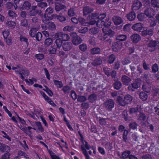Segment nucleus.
<instances>
[{
  "label": "nucleus",
  "mask_w": 159,
  "mask_h": 159,
  "mask_svg": "<svg viewBox=\"0 0 159 159\" xmlns=\"http://www.w3.org/2000/svg\"><path fill=\"white\" fill-rule=\"evenodd\" d=\"M144 13L146 16L148 18L153 17L155 14V11L152 8H148L145 10Z\"/></svg>",
  "instance_id": "nucleus-9"
},
{
  "label": "nucleus",
  "mask_w": 159,
  "mask_h": 159,
  "mask_svg": "<svg viewBox=\"0 0 159 159\" xmlns=\"http://www.w3.org/2000/svg\"><path fill=\"white\" fill-rule=\"evenodd\" d=\"M141 34L143 36H145L147 35H153V32L152 29L144 30Z\"/></svg>",
  "instance_id": "nucleus-20"
},
{
  "label": "nucleus",
  "mask_w": 159,
  "mask_h": 159,
  "mask_svg": "<svg viewBox=\"0 0 159 159\" xmlns=\"http://www.w3.org/2000/svg\"><path fill=\"white\" fill-rule=\"evenodd\" d=\"M31 6V3L28 1L24 2L22 7H19V9L20 10H29Z\"/></svg>",
  "instance_id": "nucleus-10"
},
{
  "label": "nucleus",
  "mask_w": 159,
  "mask_h": 159,
  "mask_svg": "<svg viewBox=\"0 0 159 159\" xmlns=\"http://www.w3.org/2000/svg\"><path fill=\"white\" fill-rule=\"evenodd\" d=\"M93 11L92 9L89 8L88 7H86L83 8V13L84 15H86L89 13Z\"/></svg>",
  "instance_id": "nucleus-27"
},
{
  "label": "nucleus",
  "mask_w": 159,
  "mask_h": 159,
  "mask_svg": "<svg viewBox=\"0 0 159 159\" xmlns=\"http://www.w3.org/2000/svg\"><path fill=\"white\" fill-rule=\"evenodd\" d=\"M53 82L54 84L57 86V87L59 88H61L63 86V84L61 81L57 80H53Z\"/></svg>",
  "instance_id": "nucleus-36"
},
{
  "label": "nucleus",
  "mask_w": 159,
  "mask_h": 159,
  "mask_svg": "<svg viewBox=\"0 0 159 159\" xmlns=\"http://www.w3.org/2000/svg\"><path fill=\"white\" fill-rule=\"evenodd\" d=\"M66 6L61 4H58L55 5V10L57 11H58L65 8Z\"/></svg>",
  "instance_id": "nucleus-29"
},
{
  "label": "nucleus",
  "mask_w": 159,
  "mask_h": 159,
  "mask_svg": "<svg viewBox=\"0 0 159 159\" xmlns=\"http://www.w3.org/2000/svg\"><path fill=\"white\" fill-rule=\"evenodd\" d=\"M15 71L17 74H19L20 75V77L22 80L25 79V77L24 76H23V75L26 74L27 75H28L29 74V71L27 70H22V71Z\"/></svg>",
  "instance_id": "nucleus-16"
},
{
  "label": "nucleus",
  "mask_w": 159,
  "mask_h": 159,
  "mask_svg": "<svg viewBox=\"0 0 159 159\" xmlns=\"http://www.w3.org/2000/svg\"><path fill=\"white\" fill-rule=\"evenodd\" d=\"M10 150V147L5 144H0V151L2 152H9Z\"/></svg>",
  "instance_id": "nucleus-13"
},
{
  "label": "nucleus",
  "mask_w": 159,
  "mask_h": 159,
  "mask_svg": "<svg viewBox=\"0 0 159 159\" xmlns=\"http://www.w3.org/2000/svg\"><path fill=\"white\" fill-rule=\"evenodd\" d=\"M105 105L107 108L111 109L114 107V103L112 100L110 99L106 102Z\"/></svg>",
  "instance_id": "nucleus-19"
},
{
  "label": "nucleus",
  "mask_w": 159,
  "mask_h": 159,
  "mask_svg": "<svg viewBox=\"0 0 159 159\" xmlns=\"http://www.w3.org/2000/svg\"><path fill=\"white\" fill-rule=\"evenodd\" d=\"M116 38L117 40L123 41L126 39V37L125 35H120L118 36Z\"/></svg>",
  "instance_id": "nucleus-44"
},
{
  "label": "nucleus",
  "mask_w": 159,
  "mask_h": 159,
  "mask_svg": "<svg viewBox=\"0 0 159 159\" xmlns=\"http://www.w3.org/2000/svg\"><path fill=\"white\" fill-rule=\"evenodd\" d=\"M57 51V48L53 46H51L48 50L50 54H55Z\"/></svg>",
  "instance_id": "nucleus-37"
},
{
  "label": "nucleus",
  "mask_w": 159,
  "mask_h": 159,
  "mask_svg": "<svg viewBox=\"0 0 159 159\" xmlns=\"http://www.w3.org/2000/svg\"><path fill=\"white\" fill-rule=\"evenodd\" d=\"M22 156L24 157L26 159H29V157L26 153L20 150L18 151V156L16 157H17V158L19 159L20 158H21V157Z\"/></svg>",
  "instance_id": "nucleus-21"
},
{
  "label": "nucleus",
  "mask_w": 159,
  "mask_h": 159,
  "mask_svg": "<svg viewBox=\"0 0 159 159\" xmlns=\"http://www.w3.org/2000/svg\"><path fill=\"white\" fill-rule=\"evenodd\" d=\"M52 40L50 38L46 39L44 42L45 45L46 46H49L52 43Z\"/></svg>",
  "instance_id": "nucleus-32"
},
{
  "label": "nucleus",
  "mask_w": 159,
  "mask_h": 159,
  "mask_svg": "<svg viewBox=\"0 0 159 159\" xmlns=\"http://www.w3.org/2000/svg\"><path fill=\"white\" fill-rule=\"evenodd\" d=\"M88 30V29L87 27H85L83 29H80L79 30V32L80 33H85Z\"/></svg>",
  "instance_id": "nucleus-64"
},
{
  "label": "nucleus",
  "mask_w": 159,
  "mask_h": 159,
  "mask_svg": "<svg viewBox=\"0 0 159 159\" xmlns=\"http://www.w3.org/2000/svg\"><path fill=\"white\" fill-rule=\"evenodd\" d=\"M57 19L61 22H62L66 20V17L63 16L61 14H60L57 16Z\"/></svg>",
  "instance_id": "nucleus-34"
},
{
  "label": "nucleus",
  "mask_w": 159,
  "mask_h": 159,
  "mask_svg": "<svg viewBox=\"0 0 159 159\" xmlns=\"http://www.w3.org/2000/svg\"><path fill=\"white\" fill-rule=\"evenodd\" d=\"M35 57L38 59L42 60L44 58V55L42 53L36 54L35 55Z\"/></svg>",
  "instance_id": "nucleus-55"
},
{
  "label": "nucleus",
  "mask_w": 159,
  "mask_h": 159,
  "mask_svg": "<svg viewBox=\"0 0 159 159\" xmlns=\"http://www.w3.org/2000/svg\"><path fill=\"white\" fill-rule=\"evenodd\" d=\"M158 70V67L157 65L155 64L153 65L152 66V71L154 72H157Z\"/></svg>",
  "instance_id": "nucleus-58"
},
{
  "label": "nucleus",
  "mask_w": 159,
  "mask_h": 159,
  "mask_svg": "<svg viewBox=\"0 0 159 159\" xmlns=\"http://www.w3.org/2000/svg\"><path fill=\"white\" fill-rule=\"evenodd\" d=\"M141 84V80L140 79H137L134 82L129 86V90L134 91L135 89H136L140 87Z\"/></svg>",
  "instance_id": "nucleus-7"
},
{
  "label": "nucleus",
  "mask_w": 159,
  "mask_h": 159,
  "mask_svg": "<svg viewBox=\"0 0 159 159\" xmlns=\"http://www.w3.org/2000/svg\"><path fill=\"white\" fill-rule=\"evenodd\" d=\"M115 59V56L113 54H111L109 57L108 61L109 63H111L114 61Z\"/></svg>",
  "instance_id": "nucleus-50"
},
{
  "label": "nucleus",
  "mask_w": 159,
  "mask_h": 159,
  "mask_svg": "<svg viewBox=\"0 0 159 159\" xmlns=\"http://www.w3.org/2000/svg\"><path fill=\"white\" fill-rule=\"evenodd\" d=\"M145 116L144 114H141V116L140 117V120L141 121L140 122L141 125L143 126V127H144L145 126H146L147 127H149L150 129L151 130V131H153V126L149 124L147 122H146V123L144 122L145 121Z\"/></svg>",
  "instance_id": "nucleus-5"
},
{
  "label": "nucleus",
  "mask_w": 159,
  "mask_h": 159,
  "mask_svg": "<svg viewBox=\"0 0 159 159\" xmlns=\"http://www.w3.org/2000/svg\"><path fill=\"white\" fill-rule=\"evenodd\" d=\"M63 49L65 51H68L70 50V43L69 42L64 43L63 45Z\"/></svg>",
  "instance_id": "nucleus-33"
},
{
  "label": "nucleus",
  "mask_w": 159,
  "mask_h": 159,
  "mask_svg": "<svg viewBox=\"0 0 159 159\" xmlns=\"http://www.w3.org/2000/svg\"><path fill=\"white\" fill-rule=\"evenodd\" d=\"M8 15L10 17L14 18L16 16V14L13 11L9 10L8 12Z\"/></svg>",
  "instance_id": "nucleus-56"
},
{
  "label": "nucleus",
  "mask_w": 159,
  "mask_h": 159,
  "mask_svg": "<svg viewBox=\"0 0 159 159\" xmlns=\"http://www.w3.org/2000/svg\"><path fill=\"white\" fill-rule=\"evenodd\" d=\"M142 6L141 2L138 0L134 2L132 5V9L133 10H139Z\"/></svg>",
  "instance_id": "nucleus-12"
},
{
  "label": "nucleus",
  "mask_w": 159,
  "mask_h": 159,
  "mask_svg": "<svg viewBox=\"0 0 159 159\" xmlns=\"http://www.w3.org/2000/svg\"><path fill=\"white\" fill-rule=\"evenodd\" d=\"M122 47V43L120 42H116L113 45L112 48L113 50L115 52L120 50Z\"/></svg>",
  "instance_id": "nucleus-14"
},
{
  "label": "nucleus",
  "mask_w": 159,
  "mask_h": 159,
  "mask_svg": "<svg viewBox=\"0 0 159 159\" xmlns=\"http://www.w3.org/2000/svg\"><path fill=\"white\" fill-rule=\"evenodd\" d=\"M130 112L131 113H136V114L137 115L139 114L140 116L139 118V119L140 120L139 118L141 116V114H143L142 113H140V111H139L138 110H136L134 108H131L130 110Z\"/></svg>",
  "instance_id": "nucleus-41"
},
{
  "label": "nucleus",
  "mask_w": 159,
  "mask_h": 159,
  "mask_svg": "<svg viewBox=\"0 0 159 159\" xmlns=\"http://www.w3.org/2000/svg\"><path fill=\"white\" fill-rule=\"evenodd\" d=\"M61 39H62L64 41H67L69 39V35L68 34H63L62 33Z\"/></svg>",
  "instance_id": "nucleus-47"
},
{
  "label": "nucleus",
  "mask_w": 159,
  "mask_h": 159,
  "mask_svg": "<svg viewBox=\"0 0 159 159\" xmlns=\"http://www.w3.org/2000/svg\"><path fill=\"white\" fill-rule=\"evenodd\" d=\"M48 14L44 13L42 19L43 22L45 24L47 23L48 21L51 20V18H50V16H48Z\"/></svg>",
  "instance_id": "nucleus-28"
},
{
  "label": "nucleus",
  "mask_w": 159,
  "mask_h": 159,
  "mask_svg": "<svg viewBox=\"0 0 159 159\" xmlns=\"http://www.w3.org/2000/svg\"><path fill=\"white\" fill-rule=\"evenodd\" d=\"M148 45V47L152 48L151 51H153L156 49H159V42L157 41L151 40Z\"/></svg>",
  "instance_id": "nucleus-6"
},
{
  "label": "nucleus",
  "mask_w": 159,
  "mask_h": 159,
  "mask_svg": "<svg viewBox=\"0 0 159 159\" xmlns=\"http://www.w3.org/2000/svg\"><path fill=\"white\" fill-rule=\"evenodd\" d=\"M41 93L42 96L44 98L46 101L47 102L48 101V100H50V98L45 94V93L43 92H41Z\"/></svg>",
  "instance_id": "nucleus-60"
},
{
  "label": "nucleus",
  "mask_w": 159,
  "mask_h": 159,
  "mask_svg": "<svg viewBox=\"0 0 159 159\" xmlns=\"http://www.w3.org/2000/svg\"><path fill=\"white\" fill-rule=\"evenodd\" d=\"M53 11V9L51 7H48L45 11V14L50 15L52 14Z\"/></svg>",
  "instance_id": "nucleus-40"
},
{
  "label": "nucleus",
  "mask_w": 159,
  "mask_h": 159,
  "mask_svg": "<svg viewBox=\"0 0 159 159\" xmlns=\"http://www.w3.org/2000/svg\"><path fill=\"white\" fill-rule=\"evenodd\" d=\"M130 62V60L129 59H126L122 61V63L123 65H126L129 63Z\"/></svg>",
  "instance_id": "nucleus-61"
},
{
  "label": "nucleus",
  "mask_w": 159,
  "mask_h": 159,
  "mask_svg": "<svg viewBox=\"0 0 159 159\" xmlns=\"http://www.w3.org/2000/svg\"><path fill=\"white\" fill-rule=\"evenodd\" d=\"M87 98L84 96H79L78 98V101L80 102H82L86 101Z\"/></svg>",
  "instance_id": "nucleus-59"
},
{
  "label": "nucleus",
  "mask_w": 159,
  "mask_h": 159,
  "mask_svg": "<svg viewBox=\"0 0 159 159\" xmlns=\"http://www.w3.org/2000/svg\"><path fill=\"white\" fill-rule=\"evenodd\" d=\"M42 11L40 9H37V6H32L31 10L29 11V15L31 16H35L37 15H40Z\"/></svg>",
  "instance_id": "nucleus-4"
},
{
  "label": "nucleus",
  "mask_w": 159,
  "mask_h": 159,
  "mask_svg": "<svg viewBox=\"0 0 159 159\" xmlns=\"http://www.w3.org/2000/svg\"><path fill=\"white\" fill-rule=\"evenodd\" d=\"M72 36V41L74 44L78 45L82 42V40L80 37L77 36L76 34L73 33Z\"/></svg>",
  "instance_id": "nucleus-8"
},
{
  "label": "nucleus",
  "mask_w": 159,
  "mask_h": 159,
  "mask_svg": "<svg viewBox=\"0 0 159 159\" xmlns=\"http://www.w3.org/2000/svg\"><path fill=\"white\" fill-rule=\"evenodd\" d=\"M32 20L33 23L36 24L35 25H33V26L35 25V26H37L38 25L39 27V20L37 17H33L32 18Z\"/></svg>",
  "instance_id": "nucleus-35"
},
{
  "label": "nucleus",
  "mask_w": 159,
  "mask_h": 159,
  "mask_svg": "<svg viewBox=\"0 0 159 159\" xmlns=\"http://www.w3.org/2000/svg\"><path fill=\"white\" fill-rule=\"evenodd\" d=\"M122 80L124 84L125 85H128L131 80L128 77L124 75L122 77Z\"/></svg>",
  "instance_id": "nucleus-24"
},
{
  "label": "nucleus",
  "mask_w": 159,
  "mask_h": 159,
  "mask_svg": "<svg viewBox=\"0 0 159 159\" xmlns=\"http://www.w3.org/2000/svg\"><path fill=\"white\" fill-rule=\"evenodd\" d=\"M143 4L145 7H148L150 6V3L148 0H145L143 2Z\"/></svg>",
  "instance_id": "nucleus-63"
},
{
  "label": "nucleus",
  "mask_w": 159,
  "mask_h": 159,
  "mask_svg": "<svg viewBox=\"0 0 159 159\" xmlns=\"http://www.w3.org/2000/svg\"><path fill=\"white\" fill-rule=\"evenodd\" d=\"M121 83L119 81L116 82L114 84V88L116 89H119L121 87Z\"/></svg>",
  "instance_id": "nucleus-49"
},
{
  "label": "nucleus",
  "mask_w": 159,
  "mask_h": 159,
  "mask_svg": "<svg viewBox=\"0 0 159 159\" xmlns=\"http://www.w3.org/2000/svg\"><path fill=\"white\" fill-rule=\"evenodd\" d=\"M137 18L140 21L143 20L145 18V16L143 13H141L138 15Z\"/></svg>",
  "instance_id": "nucleus-53"
},
{
  "label": "nucleus",
  "mask_w": 159,
  "mask_h": 159,
  "mask_svg": "<svg viewBox=\"0 0 159 159\" xmlns=\"http://www.w3.org/2000/svg\"><path fill=\"white\" fill-rule=\"evenodd\" d=\"M3 37L4 39H6L9 34V32L8 30H4L2 32Z\"/></svg>",
  "instance_id": "nucleus-54"
},
{
  "label": "nucleus",
  "mask_w": 159,
  "mask_h": 159,
  "mask_svg": "<svg viewBox=\"0 0 159 159\" xmlns=\"http://www.w3.org/2000/svg\"><path fill=\"white\" fill-rule=\"evenodd\" d=\"M105 17L106 15L104 14L100 15L98 16L97 14H92L91 16L92 21L95 22V24L97 22L96 25L98 27H102L103 26H104L102 29L103 37H102L101 35L99 36V39L102 40H104L108 37L110 36V35H111L113 34V32L109 28L111 24L109 19L106 20L105 21L102 20Z\"/></svg>",
  "instance_id": "nucleus-1"
},
{
  "label": "nucleus",
  "mask_w": 159,
  "mask_h": 159,
  "mask_svg": "<svg viewBox=\"0 0 159 159\" xmlns=\"http://www.w3.org/2000/svg\"><path fill=\"white\" fill-rule=\"evenodd\" d=\"M127 17L128 19L130 21L134 20L136 17L135 12L134 11L131 12L127 15Z\"/></svg>",
  "instance_id": "nucleus-23"
},
{
  "label": "nucleus",
  "mask_w": 159,
  "mask_h": 159,
  "mask_svg": "<svg viewBox=\"0 0 159 159\" xmlns=\"http://www.w3.org/2000/svg\"><path fill=\"white\" fill-rule=\"evenodd\" d=\"M151 18V21H150V26L152 27L156 25V23L154 18L153 17Z\"/></svg>",
  "instance_id": "nucleus-57"
},
{
  "label": "nucleus",
  "mask_w": 159,
  "mask_h": 159,
  "mask_svg": "<svg viewBox=\"0 0 159 159\" xmlns=\"http://www.w3.org/2000/svg\"><path fill=\"white\" fill-rule=\"evenodd\" d=\"M47 27L50 30H53L56 28V26L54 23L52 22H49L47 24Z\"/></svg>",
  "instance_id": "nucleus-25"
},
{
  "label": "nucleus",
  "mask_w": 159,
  "mask_h": 159,
  "mask_svg": "<svg viewBox=\"0 0 159 159\" xmlns=\"http://www.w3.org/2000/svg\"><path fill=\"white\" fill-rule=\"evenodd\" d=\"M130 153V152L129 151H126L124 152L122 154V157L123 159L126 158L128 157V156L129 157V155Z\"/></svg>",
  "instance_id": "nucleus-43"
},
{
  "label": "nucleus",
  "mask_w": 159,
  "mask_h": 159,
  "mask_svg": "<svg viewBox=\"0 0 159 159\" xmlns=\"http://www.w3.org/2000/svg\"><path fill=\"white\" fill-rule=\"evenodd\" d=\"M151 5L154 7H156L157 10H159V6L158 5V2L157 0L151 1Z\"/></svg>",
  "instance_id": "nucleus-38"
},
{
  "label": "nucleus",
  "mask_w": 159,
  "mask_h": 159,
  "mask_svg": "<svg viewBox=\"0 0 159 159\" xmlns=\"http://www.w3.org/2000/svg\"><path fill=\"white\" fill-rule=\"evenodd\" d=\"M131 39L134 43H138L141 39L140 36L137 34H134L131 37Z\"/></svg>",
  "instance_id": "nucleus-17"
},
{
  "label": "nucleus",
  "mask_w": 159,
  "mask_h": 159,
  "mask_svg": "<svg viewBox=\"0 0 159 159\" xmlns=\"http://www.w3.org/2000/svg\"><path fill=\"white\" fill-rule=\"evenodd\" d=\"M35 37L36 40L38 41H40L42 40L43 35L40 32H38L36 33Z\"/></svg>",
  "instance_id": "nucleus-39"
},
{
  "label": "nucleus",
  "mask_w": 159,
  "mask_h": 159,
  "mask_svg": "<svg viewBox=\"0 0 159 159\" xmlns=\"http://www.w3.org/2000/svg\"><path fill=\"white\" fill-rule=\"evenodd\" d=\"M100 51L99 48H95L91 49V53L92 54H98Z\"/></svg>",
  "instance_id": "nucleus-42"
},
{
  "label": "nucleus",
  "mask_w": 159,
  "mask_h": 159,
  "mask_svg": "<svg viewBox=\"0 0 159 159\" xmlns=\"http://www.w3.org/2000/svg\"><path fill=\"white\" fill-rule=\"evenodd\" d=\"M143 28V25L140 23L134 24L132 27V29L135 31H140Z\"/></svg>",
  "instance_id": "nucleus-15"
},
{
  "label": "nucleus",
  "mask_w": 159,
  "mask_h": 159,
  "mask_svg": "<svg viewBox=\"0 0 159 159\" xmlns=\"http://www.w3.org/2000/svg\"><path fill=\"white\" fill-rule=\"evenodd\" d=\"M113 21L115 24L116 25H119L122 22L121 18L119 16H114L113 18Z\"/></svg>",
  "instance_id": "nucleus-18"
},
{
  "label": "nucleus",
  "mask_w": 159,
  "mask_h": 159,
  "mask_svg": "<svg viewBox=\"0 0 159 159\" xmlns=\"http://www.w3.org/2000/svg\"><path fill=\"white\" fill-rule=\"evenodd\" d=\"M36 6H37V7H39L41 9H44L45 8L47 7L48 4L46 2H41L38 3Z\"/></svg>",
  "instance_id": "nucleus-26"
},
{
  "label": "nucleus",
  "mask_w": 159,
  "mask_h": 159,
  "mask_svg": "<svg viewBox=\"0 0 159 159\" xmlns=\"http://www.w3.org/2000/svg\"><path fill=\"white\" fill-rule=\"evenodd\" d=\"M96 96L95 95L92 94L89 97V99L90 102H93L96 99Z\"/></svg>",
  "instance_id": "nucleus-51"
},
{
  "label": "nucleus",
  "mask_w": 159,
  "mask_h": 159,
  "mask_svg": "<svg viewBox=\"0 0 159 159\" xmlns=\"http://www.w3.org/2000/svg\"><path fill=\"white\" fill-rule=\"evenodd\" d=\"M132 100L131 97L129 95H126L124 98V100L123 101L122 98L120 97H118L117 98L118 102L120 104L124 106L126 104L129 103Z\"/></svg>",
  "instance_id": "nucleus-2"
},
{
  "label": "nucleus",
  "mask_w": 159,
  "mask_h": 159,
  "mask_svg": "<svg viewBox=\"0 0 159 159\" xmlns=\"http://www.w3.org/2000/svg\"><path fill=\"white\" fill-rule=\"evenodd\" d=\"M79 48L80 50L83 51H85L87 48L86 45L84 44H83L80 45Z\"/></svg>",
  "instance_id": "nucleus-52"
},
{
  "label": "nucleus",
  "mask_w": 159,
  "mask_h": 159,
  "mask_svg": "<svg viewBox=\"0 0 159 159\" xmlns=\"http://www.w3.org/2000/svg\"><path fill=\"white\" fill-rule=\"evenodd\" d=\"M36 125L38 127V129L41 132H43L44 131L43 128L42 127L41 123L40 122H36Z\"/></svg>",
  "instance_id": "nucleus-46"
},
{
  "label": "nucleus",
  "mask_w": 159,
  "mask_h": 159,
  "mask_svg": "<svg viewBox=\"0 0 159 159\" xmlns=\"http://www.w3.org/2000/svg\"><path fill=\"white\" fill-rule=\"evenodd\" d=\"M87 21L85 20L82 18L80 17L79 19V21L82 24L84 25L88 26L89 25H93L95 24V22L92 21L91 16H89L87 18Z\"/></svg>",
  "instance_id": "nucleus-3"
},
{
  "label": "nucleus",
  "mask_w": 159,
  "mask_h": 159,
  "mask_svg": "<svg viewBox=\"0 0 159 159\" xmlns=\"http://www.w3.org/2000/svg\"><path fill=\"white\" fill-rule=\"evenodd\" d=\"M10 154L9 152L4 153L1 157L0 159H10Z\"/></svg>",
  "instance_id": "nucleus-45"
},
{
  "label": "nucleus",
  "mask_w": 159,
  "mask_h": 159,
  "mask_svg": "<svg viewBox=\"0 0 159 159\" xmlns=\"http://www.w3.org/2000/svg\"><path fill=\"white\" fill-rule=\"evenodd\" d=\"M70 87L68 86H65L62 89L63 91L65 93H68L69 92Z\"/></svg>",
  "instance_id": "nucleus-62"
},
{
  "label": "nucleus",
  "mask_w": 159,
  "mask_h": 159,
  "mask_svg": "<svg viewBox=\"0 0 159 159\" xmlns=\"http://www.w3.org/2000/svg\"><path fill=\"white\" fill-rule=\"evenodd\" d=\"M139 97L143 101H145L148 98V95L146 93L143 92H141Z\"/></svg>",
  "instance_id": "nucleus-31"
},
{
  "label": "nucleus",
  "mask_w": 159,
  "mask_h": 159,
  "mask_svg": "<svg viewBox=\"0 0 159 159\" xmlns=\"http://www.w3.org/2000/svg\"><path fill=\"white\" fill-rule=\"evenodd\" d=\"M39 28V26H35V25L31 28L29 33L30 36L32 37H34L36 35V32L37 31Z\"/></svg>",
  "instance_id": "nucleus-11"
},
{
  "label": "nucleus",
  "mask_w": 159,
  "mask_h": 159,
  "mask_svg": "<svg viewBox=\"0 0 159 159\" xmlns=\"http://www.w3.org/2000/svg\"><path fill=\"white\" fill-rule=\"evenodd\" d=\"M57 47L58 48H60L62 46V42L61 38L57 39L55 41Z\"/></svg>",
  "instance_id": "nucleus-30"
},
{
  "label": "nucleus",
  "mask_w": 159,
  "mask_h": 159,
  "mask_svg": "<svg viewBox=\"0 0 159 159\" xmlns=\"http://www.w3.org/2000/svg\"><path fill=\"white\" fill-rule=\"evenodd\" d=\"M6 25L8 27L11 29H14L16 25V23L14 21H7L6 22Z\"/></svg>",
  "instance_id": "nucleus-22"
},
{
  "label": "nucleus",
  "mask_w": 159,
  "mask_h": 159,
  "mask_svg": "<svg viewBox=\"0 0 159 159\" xmlns=\"http://www.w3.org/2000/svg\"><path fill=\"white\" fill-rule=\"evenodd\" d=\"M5 7L8 9H11L13 7V3L10 2H8L5 5Z\"/></svg>",
  "instance_id": "nucleus-48"
}]
</instances>
